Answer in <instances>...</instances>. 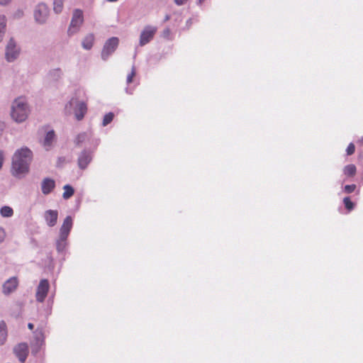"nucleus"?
Masks as SVG:
<instances>
[{
  "mask_svg": "<svg viewBox=\"0 0 363 363\" xmlns=\"http://www.w3.org/2000/svg\"><path fill=\"white\" fill-rule=\"evenodd\" d=\"M33 153L28 147H22L14 153L12 160V174L18 177L28 173Z\"/></svg>",
  "mask_w": 363,
  "mask_h": 363,
  "instance_id": "obj_1",
  "label": "nucleus"
},
{
  "mask_svg": "<svg viewBox=\"0 0 363 363\" xmlns=\"http://www.w3.org/2000/svg\"><path fill=\"white\" fill-rule=\"evenodd\" d=\"M28 108L24 99H16L11 106V116L12 118L17 123L24 121L28 115Z\"/></svg>",
  "mask_w": 363,
  "mask_h": 363,
  "instance_id": "obj_2",
  "label": "nucleus"
},
{
  "mask_svg": "<svg viewBox=\"0 0 363 363\" xmlns=\"http://www.w3.org/2000/svg\"><path fill=\"white\" fill-rule=\"evenodd\" d=\"M84 23V14L81 9H77L73 11L72 17L67 30L69 35H72L79 31Z\"/></svg>",
  "mask_w": 363,
  "mask_h": 363,
  "instance_id": "obj_3",
  "label": "nucleus"
},
{
  "mask_svg": "<svg viewBox=\"0 0 363 363\" xmlns=\"http://www.w3.org/2000/svg\"><path fill=\"white\" fill-rule=\"evenodd\" d=\"M157 28L155 26H145L140 35V45L144 46L152 40L157 33Z\"/></svg>",
  "mask_w": 363,
  "mask_h": 363,
  "instance_id": "obj_4",
  "label": "nucleus"
},
{
  "mask_svg": "<svg viewBox=\"0 0 363 363\" xmlns=\"http://www.w3.org/2000/svg\"><path fill=\"white\" fill-rule=\"evenodd\" d=\"M118 43V38L116 37L111 38L106 42L101 52V57L104 60H106L116 50Z\"/></svg>",
  "mask_w": 363,
  "mask_h": 363,
  "instance_id": "obj_5",
  "label": "nucleus"
},
{
  "mask_svg": "<svg viewBox=\"0 0 363 363\" xmlns=\"http://www.w3.org/2000/svg\"><path fill=\"white\" fill-rule=\"evenodd\" d=\"M49 288L50 284L47 279H42L40 281L35 294V298L38 302L42 303L44 301L48 295Z\"/></svg>",
  "mask_w": 363,
  "mask_h": 363,
  "instance_id": "obj_6",
  "label": "nucleus"
},
{
  "mask_svg": "<svg viewBox=\"0 0 363 363\" xmlns=\"http://www.w3.org/2000/svg\"><path fill=\"white\" fill-rule=\"evenodd\" d=\"M72 228V218L71 216H67L60 228V238L61 241H65Z\"/></svg>",
  "mask_w": 363,
  "mask_h": 363,
  "instance_id": "obj_7",
  "label": "nucleus"
},
{
  "mask_svg": "<svg viewBox=\"0 0 363 363\" xmlns=\"http://www.w3.org/2000/svg\"><path fill=\"white\" fill-rule=\"evenodd\" d=\"M13 352L21 362H24L28 355V347L26 343H19L13 348Z\"/></svg>",
  "mask_w": 363,
  "mask_h": 363,
  "instance_id": "obj_8",
  "label": "nucleus"
},
{
  "mask_svg": "<svg viewBox=\"0 0 363 363\" xmlns=\"http://www.w3.org/2000/svg\"><path fill=\"white\" fill-rule=\"evenodd\" d=\"M18 55V51L16 49V43L11 38L6 46V58L9 62L14 60Z\"/></svg>",
  "mask_w": 363,
  "mask_h": 363,
  "instance_id": "obj_9",
  "label": "nucleus"
},
{
  "mask_svg": "<svg viewBox=\"0 0 363 363\" xmlns=\"http://www.w3.org/2000/svg\"><path fill=\"white\" fill-rule=\"evenodd\" d=\"M92 160L91 155L89 152L83 151L78 157L77 163L81 169H85Z\"/></svg>",
  "mask_w": 363,
  "mask_h": 363,
  "instance_id": "obj_10",
  "label": "nucleus"
},
{
  "mask_svg": "<svg viewBox=\"0 0 363 363\" xmlns=\"http://www.w3.org/2000/svg\"><path fill=\"white\" fill-rule=\"evenodd\" d=\"M18 281L16 277H11L3 285V293L8 295L14 291L18 286Z\"/></svg>",
  "mask_w": 363,
  "mask_h": 363,
  "instance_id": "obj_11",
  "label": "nucleus"
},
{
  "mask_svg": "<svg viewBox=\"0 0 363 363\" xmlns=\"http://www.w3.org/2000/svg\"><path fill=\"white\" fill-rule=\"evenodd\" d=\"M44 218L48 225L53 227L57 223L58 212L56 210H48L44 213Z\"/></svg>",
  "mask_w": 363,
  "mask_h": 363,
  "instance_id": "obj_12",
  "label": "nucleus"
},
{
  "mask_svg": "<svg viewBox=\"0 0 363 363\" xmlns=\"http://www.w3.org/2000/svg\"><path fill=\"white\" fill-rule=\"evenodd\" d=\"M34 16L38 22H44L48 16L47 7L44 4L38 5L35 10Z\"/></svg>",
  "mask_w": 363,
  "mask_h": 363,
  "instance_id": "obj_13",
  "label": "nucleus"
},
{
  "mask_svg": "<svg viewBox=\"0 0 363 363\" xmlns=\"http://www.w3.org/2000/svg\"><path fill=\"white\" fill-rule=\"evenodd\" d=\"M55 187V182L53 179L45 178L41 184V189L43 194H49Z\"/></svg>",
  "mask_w": 363,
  "mask_h": 363,
  "instance_id": "obj_14",
  "label": "nucleus"
},
{
  "mask_svg": "<svg viewBox=\"0 0 363 363\" xmlns=\"http://www.w3.org/2000/svg\"><path fill=\"white\" fill-rule=\"evenodd\" d=\"M45 335L42 329H37L35 332V346L36 348L33 352H38L40 348L44 345Z\"/></svg>",
  "mask_w": 363,
  "mask_h": 363,
  "instance_id": "obj_15",
  "label": "nucleus"
},
{
  "mask_svg": "<svg viewBox=\"0 0 363 363\" xmlns=\"http://www.w3.org/2000/svg\"><path fill=\"white\" fill-rule=\"evenodd\" d=\"M87 111L86 104L84 102H80L77 104L75 110V116L78 121H81Z\"/></svg>",
  "mask_w": 363,
  "mask_h": 363,
  "instance_id": "obj_16",
  "label": "nucleus"
},
{
  "mask_svg": "<svg viewBox=\"0 0 363 363\" xmlns=\"http://www.w3.org/2000/svg\"><path fill=\"white\" fill-rule=\"evenodd\" d=\"M95 40V37L93 33L87 34L83 39L82 42V45L85 50H90L93 45Z\"/></svg>",
  "mask_w": 363,
  "mask_h": 363,
  "instance_id": "obj_17",
  "label": "nucleus"
},
{
  "mask_svg": "<svg viewBox=\"0 0 363 363\" xmlns=\"http://www.w3.org/2000/svg\"><path fill=\"white\" fill-rule=\"evenodd\" d=\"M8 337V330L6 323L4 320L0 322V345H3Z\"/></svg>",
  "mask_w": 363,
  "mask_h": 363,
  "instance_id": "obj_18",
  "label": "nucleus"
},
{
  "mask_svg": "<svg viewBox=\"0 0 363 363\" xmlns=\"http://www.w3.org/2000/svg\"><path fill=\"white\" fill-rule=\"evenodd\" d=\"M55 135L53 130L48 131L45 135L43 141V145L46 147V150L51 146L52 142L55 140Z\"/></svg>",
  "mask_w": 363,
  "mask_h": 363,
  "instance_id": "obj_19",
  "label": "nucleus"
},
{
  "mask_svg": "<svg viewBox=\"0 0 363 363\" xmlns=\"http://www.w3.org/2000/svg\"><path fill=\"white\" fill-rule=\"evenodd\" d=\"M344 174L348 177H354L357 172V168L354 164H350L346 165L343 169Z\"/></svg>",
  "mask_w": 363,
  "mask_h": 363,
  "instance_id": "obj_20",
  "label": "nucleus"
},
{
  "mask_svg": "<svg viewBox=\"0 0 363 363\" xmlns=\"http://www.w3.org/2000/svg\"><path fill=\"white\" fill-rule=\"evenodd\" d=\"M63 189H64V192L62 194V197L65 199H69L70 197H72L73 196V194L74 193V190L73 187L69 184H66L65 186H64Z\"/></svg>",
  "mask_w": 363,
  "mask_h": 363,
  "instance_id": "obj_21",
  "label": "nucleus"
},
{
  "mask_svg": "<svg viewBox=\"0 0 363 363\" xmlns=\"http://www.w3.org/2000/svg\"><path fill=\"white\" fill-rule=\"evenodd\" d=\"M0 213L1 216L9 218L13 216V211L10 206H5L0 209Z\"/></svg>",
  "mask_w": 363,
  "mask_h": 363,
  "instance_id": "obj_22",
  "label": "nucleus"
},
{
  "mask_svg": "<svg viewBox=\"0 0 363 363\" xmlns=\"http://www.w3.org/2000/svg\"><path fill=\"white\" fill-rule=\"evenodd\" d=\"M6 17L4 16H0V41L2 40L6 31Z\"/></svg>",
  "mask_w": 363,
  "mask_h": 363,
  "instance_id": "obj_23",
  "label": "nucleus"
},
{
  "mask_svg": "<svg viewBox=\"0 0 363 363\" xmlns=\"http://www.w3.org/2000/svg\"><path fill=\"white\" fill-rule=\"evenodd\" d=\"M64 0H54L53 9L56 13H60L63 9Z\"/></svg>",
  "mask_w": 363,
  "mask_h": 363,
  "instance_id": "obj_24",
  "label": "nucleus"
},
{
  "mask_svg": "<svg viewBox=\"0 0 363 363\" xmlns=\"http://www.w3.org/2000/svg\"><path fill=\"white\" fill-rule=\"evenodd\" d=\"M343 203L345 204V208L349 211H351L353 210L354 207V203L351 201L350 197H345L343 199Z\"/></svg>",
  "mask_w": 363,
  "mask_h": 363,
  "instance_id": "obj_25",
  "label": "nucleus"
},
{
  "mask_svg": "<svg viewBox=\"0 0 363 363\" xmlns=\"http://www.w3.org/2000/svg\"><path fill=\"white\" fill-rule=\"evenodd\" d=\"M113 117H114V115L113 113L110 112V113H106L104 116V119H103V123H102L103 125L106 126L108 124H109L113 121Z\"/></svg>",
  "mask_w": 363,
  "mask_h": 363,
  "instance_id": "obj_26",
  "label": "nucleus"
},
{
  "mask_svg": "<svg viewBox=\"0 0 363 363\" xmlns=\"http://www.w3.org/2000/svg\"><path fill=\"white\" fill-rule=\"evenodd\" d=\"M50 75L53 79L57 80L61 77L62 70L60 68L53 69L50 72Z\"/></svg>",
  "mask_w": 363,
  "mask_h": 363,
  "instance_id": "obj_27",
  "label": "nucleus"
},
{
  "mask_svg": "<svg viewBox=\"0 0 363 363\" xmlns=\"http://www.w3.org/2000/svg\"><path fill=\"white\" fill-rule=\"evenodd\" d=\"M86 139V133H80L79 134L76 139H75V143L79 145V144H81L82 143H83L84 141H85V140Z\"/></svg>",
  "mask_w": 363,
  "mask_h": 363,
  "instance_id": "obj_28",
  "label": "nucleus"
},
{
  "mask_svg": "<svg viewBox=\"0 0 363 363\" xmlns=\"http://www.w3.org/2000/svg\"><path fill=\"white\" fill-rule=\"evenodd\" d=\"M356 185L355 184H350V185H346L344 187V191L346 194H351L356 189Z\"/></svg>",
  "mask_w": 363,
  "mask_h": 363,
  "instance_id": "obj_29",
  "label": "nucleus"
},
{
  "mask_svg": "<svg viewBox=\"0 0 363 363\" xmlns=\"http://www.w3.org/2000/svg\"><path fill=\"white\" fill-rule=\"evenodd\" d=\"M135 69L134 67H133L130 73L127 76L126 81L128 84H130L133 82V78L135 77Z\"/></svg>",
  "mask_w": 363,
  "mask_h": 363,
  "instance_id": "obj_30",
  "label": "nucleus"
},
{
  "mask_svg": "<svg viewBox=\"0 0 363 363\" xmlns=\"http://www.w3.org/2000/svg\"><path fill=\"white\" fill-rule=\"evenodd\" d=\"M354 151H355L354 145L352 143H350L346 149L347 155H352L354 153Z\"/></svg>",
  "mask_w": 363,
  "mask_h": 363,
  "instance_id": "obj_31",
  "label": "nucleus"
},
{
  "mask_svg": "<svg viewBox=\"0 0 363 363\" xmlns=\"http://www.w3.org/2000/svg\"><path fill=\"white\" fill-rule=\"evenodd\" d=\"M171 35V30L169 28H165L162 32V37L169 39Z\"/></svg>",
  "mask_w": 363,
  "mask_h": 363,
  "instance_id": "obj_32",
  "label": "nucleus"
},
{
  "mask_svg": "<svg viewBox=\"0 0 363 363\" xmlns=\"http://www.w3.org/2000/svg\"><path fill=\"white\" fill-rule=\"evenodd\" d=\"M5 238V231L0 228V242H3Z\"/></svg>",
  "mask_w": 363,
  "mask_h": 363,
  "instance_id": "obj_33",
  "label": "nucleus"
},
{
  "mask_svg": "<svg viewBox=\"0 0 363 363\" xmlns=\"http://www.w3.org/2000/svg\"><path fill=\"white\" fill-rule=\"evenodd\" d=\"M188 0H174V3L178 6L184 4Z\"/></svg>",
  "mask_w": 363,
  "mask_h": 363,
  "instance_id": "obj_34",
  "label": "nucleus"
},
{
  "mask_svg": "<svg viewBox=\"0 0 363 363\" xmlns=\"http://www.w3.org/2000/svg\"><path fill=\"white\" fill-rule=\"evenodd\" d=\"M11 0H0V5L6 6L11 2Z\"/></svg>",
  "mask_w": 363,
  "mask_h": 363,
  "instance_id": "obj_35",
  "label": "nucleus"
},
{
  "mask_svg": "<svg viewBox=\"0 0 363 363\" xmlns=\"http://www.w3.org/2000/svg\"><path fill=\"white\" fill-rule=\"evenodd\" d=\"M3 161H4L3 153L1 152H0V169L2 167Z\"/></svg>",
  "mask_w": 363,
  "mask_h": 363,
  "instance_id": "obj_36",
  "label": "nucleus"
},
{
  "mask_svg": "<svg viewBox=\"0 0 363 363\" xmlns=\"http://www.w3.org/2000/svg\"><path fill=\"white\" fill-rule=\"evenodd\" d=\"M28 328L30 330H32L34 328V325H33V323H29L28 324Z\"/></svg>",
  "mask_w": 363,
  "mask_h": 363,
  "instance_id": "obj_37",
  "label": "nucleus"
},
{
  "mask_svg": "<svg viewBox=\"0 0 363 363\" xmlns=\"http://www.w3.org/2000/svg\"><path fill=\"white\" fill-rule=\"evenodd\" d=\"M358 143H359L360 145H363V137H362V138L358 140Z\"/></svg>",
  "mask_w": 363,
  "mask_h": 363,
  "instance_id": "obj_38",
  "label": "nucleus"
},
{
  "mask_svg": "<svg viewBox=\"0 0 363 363\" xmlns=\"http://www.w3.org/2000/svg\"><path fill=\"white\" fill-rule=\"evenodd\" d=\"M65 160V158H59V162H64Z\"/></svg>",
  "mask_w": 363,
  "mask_h": 363,
  "instance_id": "obj_39",
  "label": "nucleus"
}]
</instances>
